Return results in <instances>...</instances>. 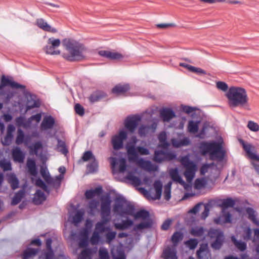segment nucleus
Here are the masks:
<instances>
[{"label":"nucleus","instance_id":"1","mask_svg":"<svg viewBox=\"0 0 259 259\" xmlns=\"http://www.w3.org/2000/svg\"><path fill=\"white\" fill-rule=\"evenodd\" d=\"M63 45L66 52L63 54L62 56L66 60L70 62L78 61L85 58L87 49L83 45L69 38L64 39Z\"/></svg>","mask_w":259,"mask_h":259},{"label":"nucleus","instance_id":"2","mask_svg":"<svg viewBox=\"0 0 259 259\" xmlns=\"http://www.w3.org/2000/svg\"><path fill=\"white\" fill-rule=\"evenodd\" d=\"M197 148L201 155H208L211 160L222 161L224 158L225 151L222 144L214 141H202L197 146Z\"/></svg>","mask_w":259,"mask_h":259},{"label":"nucleus","instance_id":"3","mask_svg":"<svg viewBox=\"0 0 259 259\" xmlns=\"http://www.w3.org/2000/svg\"><path fill=\"white\" fill-rule=\"evenodd\" d=\"M226 96L230 107L240 106L249 110L248 98L246 90L242 88L232 87L229 88Z\"/></svg>","mask_w":259,"mask_h":259},{"label":"nucleus","instance_id":"4","mask_svg":"<svg viewBox=\"0 0 259 259\" xmlns=\"http://www.w3.org/2000/svg\"><path fill=\"white\" fill-rule=\"evenodd\" d=\"M101 220L95 225V231L100 233L110 231L109 227L105 225L111 220V200L109 195L104 196L101 198Z\"/></svg>","mask_w":259,"mask_h":259},{"label":"nucleus","instance_id":"5","mask_svg":"<svg viewBox=\"0 0 259 259\" xmlns=\"http://www.w3.org/2000/svg\"><path fill=\"white\" fill-rule=\"evenodd\" d=\"M133 204L122 196H118L115 199L113 206V211L122 218H126L132 213Z\"/></svg>","mask_w":259,"mask_h":259},{"label":"nucleus","instance_id":"6","mask_svg":"<svg viewBox=\"0 0 259 259\" xmlns=\"http://www.w3.org/2000/svg\"><path fill=\"white\" fill-rule=\"evenodd\" d=\"M181 163L186 168L184 174L187 181H191L195 176L197 169L196 165L193 161L190 160L187 156L183 157L181 158Z\"/></svg>","mask_w":259,"mask_h":259},{"label":"nucleus","instance_id":"7","mask_svg":"<svg viewBox=\"0 0 259 259\" xmlns=\"http://www.w3.org/2000/svg\"><path fill=\"white\" fill-rule=\"evenodd\" d=\"M128 160L130 161H136L138 159V154L142 155H148L150 154L149 150L144 147L138 146L136 148L134 145H127L126 146Z\"/></svg>","mask_w":259,"mask_h":259},{"label":"nucleus","instance_id":"8","mask_svg":"<svg viewBox=\"0 0 259 259\" xmlns=\"http://www.w3.org/2000/svg\"><path fill=\"white\" fill-rule=\"evenodd\" d=\"M127 137V133L123 130L120 131L118 134L112 136L111 143L113 148L115 150L122 149L123 147V141Z\"/></svg>","mask_w":259,"mask_h":259},{"label":"nucleus","instance_id":"9","mask_svg":"<svg viewBox=\"0 0 259 259\" xmlns=\"http://www.w3.org/2000/svg\"><path fill=\"white\" fill-rule=\"evenodd\" d=\"M40 172L41 176L48 184L53 185L54 186H60L61 182L63 179V176L62 175H59L55 178H52L47 168L44 167L40 168Z\"/></svg>","mask_w":259,"mask_h":259},{"label":"nucleus","instance_id":"10","mask_svg":"<svg viewBox=\"0 0 259 259\" xmlns=\"http://www.w3.org/2000/svg\"><path fill=\"white\" fill-rule=\"evenodd\" d=\"M141 120V117L138 115L128 116L124 120V126L130 133L133 134Z\"/></svg>","mask_w":259,"mask_h":259},{"label":"nucleus","instance_id":"11","mask_svg":"<svg viewBox=\"0 0 259 259\" xmlns=\"http://www.w3.org/2000/svg\"><path fill=\"white\" fill-rule=\"evenodd\" d=\"M61 44L60 40L58 38L51 37L48 40V45L45 48L46 53L50 55H59L60 51L55 50V49L58 47Z\"/></svg>","mask_w":259,"mask_h":259},{"label":"nucleus","instance_id":"12","mask_svg":"<svg viewBox=\"0 0 259 259\" xmlns=\"http://www.w3.org/2000/svg\"><path fill=\"white\" fill-rule=\"evenodd\" d=\"M10 86L11 88L14 89H20L22 90L25 89V86L19 84V83L14 81L13 79H10L9 78L6 77L5 75H2L1 77L0 90L3 89L4 88Z\"/></svg>","mask_w":259,"mask_h":259},{"label":"nucleus","instance_id":"13","mask_svg":"<svg viewBox=\"0 0 259 259\" xmlns=\"http://www.w3.org/2000/svg\"><path fill=\"white\" fill-rule=\"evenodd\" d=\"M240 143L249 159L259 161V155L255 153L254 146L249 143H246L243 140L240 141Z\"/></svg>","mask_w":259,"mask_h":259},{"label":"nucleus","instance_id":"14","mask_svg":"<svg viewBox=\"0 0 259 259\" xmlns=\"http://www.w3.org/2000/svg\"><path fill=\"white\" fill-rule=\"evenodd\" d=\"M110 161L112 169L114 172L116 164H117V159L116 157H111L110 158ZM119 163L118 171L120 173H123L126 168V160L124 158H121L118 160Z\"/></svg>","mask_w":259,"mask_h":259},{"label":"nucleus","instance_id":"15","mask_svg":"<svg viewBox=\"0 0 259 259\" xmlns=\"http://www.w3.org/2000/svg\"><path fill=\"white\" fill-rule=\"evenodd\" d=\"M157 124L155 122L150 125H142L139 128L138 134L141 137H145L154 133Z\"/></svg>","mask_w":259,"mask_h":259},{"label":"nucleus","instance_id":"16","mask_svg":"<svg viewBox=\"0 0 259 259\" xmlns=\"http://www.w3.org/2000/svg\"><path fill=\"white\" fill-rule=\"evenodd\" d=\"M196 254L198 259H210L211 258V253L207 244H201L197 251Z\"/></svg>","mask_w":259,"mask_h":259},{"label":"nucleus","instance_id":"17","mask_svg":"<svg viewBox=\"0 0 259 259\" xmlns=\"http://www.w3.org/2000/svg\"><path fill=\"white\" fill-rule=\"evenodd\" d=\"M26 110L28 111L32 108L38 107L39 106L40 103L35 95L28 94L26 95Z\"/></svg>","mask_w":259,"mask_h":259},{"label":"nucleus","instance_id":"18","mask_svg":"<svg viewBox=\"0 0 259 259\" xmlns=\"http://www.w3.org/2000/svg\"><path fill=\"white\" fill-rule=\"evenodd\" d=\"M12 156L14 162L22 163L25 159V153L19 147H16L12 151Z\"/></svg>","mask_w":259,"mask_h":259},{"label":"nucleus","instance_id":"19","mask_svg":"<svg viewBox=\"0 0 259 259\" xmlns=\"http://www.w3.org/2000/svg\"><path fill=\"white\" fill-rule=\"evenodd\" d=\"M55 123V118L51 115L45 116L41 123L40 127L42 130H47L53 127Z\"/></svg>","mask_w":259,"mask_h":259},{"label":"nucleus","instance_id":"20","mask_svg":"<svg viewBox=\"0 0 259 259\" xmlns=\"http://www.w3.org/2000/svg\"><path fill=\"white\" fill-rule=\"evenodd\" d=\"M100 56L111 60H119L123 58L122 55L117 52L107 50H101L98 52Z\"/></svg>","mask_w":259,"mask_h":259},{"label":"nucleus","instance_id":"21","mask_svg":"<svg viewBox=\"0 0 259 259\" xmlns=\"http://www.w3.org/2000/svg\"><path fill=\"white\" fill-rule=\"evenodd\" d=\"M169 174L171 179L173 181L177 183L180 184L183 187H185L186 183L182 179V177L179 174V170L177 168H171L169 170Z\"/></svg>","mask_w":259,"mask_h":259},{"label":"nucleus","instance_id":"22","mask_svg":"<svg viewBox=\"0 0 259 259\" xmlns=\"http://www.w3.org/2000/svg\"><path fill=\"white\" fill-rule=\"evenodd\" d=\"M37 26L42 30L50 32L52 33H56L57 30L56 28H53L42 18L37 19L36 21Z\"/></svg>","mask_w":259,"mask_h":259},{"label":"nucleus","instance_id":"23","mask_svg":"<svg viewBox=\"0 0 259 259\" xmlns=\"http://www.w3.org/2000/svg\"><path fill=\"white\" fill-rule=\"evenodd\" d=\"M161 256L164 259H178L176 248L170 246L163 250Z\"/></svg>","mask_w":259,"mask_h":259},{"label":"nucleus","instance_id":"24","mask_svg":"<svg viewBox=\"0 0 259 259\" xmlns=\"http://www.w3.org/2000/svg\"><path fill=\"white\" fill-rule=\"evenodd\" d=\"M160 115L164 121L168 122L175 117V113L170 108H163L160 111Z\"/></svg>","mask_w":259,"mask_h":259},{"label":"nucleus","instance_id":"25","mask_svg":"<svg viewBox=\"0 0 259 259\" xmlns=\"http://www.w3.org/2000/svg\"><path fill=\"white\" fill-rule=\"evenodd\" d=\"M132 209L133 210H132V213L129 214L128 215L133 217L135 220H138L139 219L145 220L149 217V212L145 210H140L137 212H136L135 207L134 205L132 206Z\"/></svg>","mask_w":259,"mask_h":259},{"label":"nucleus","instance_id":"26","mask_svg":"<svg viewBox=\"0 0 259 259\" xmlns=\"http://www.w3.org/2000/svg\"><path fill=\"white\" fill-rule=\"evenodd\" d=\"M138 163L141 167L148 171H154L157 170V166L153 164L150 161H146L141 158L138 160Z\"/></svg>","mask_w":259,"mask_h":259},{"label":"nucleus","instance_id":"27","mask_svg":"<svg viewBox=\"0 0 259 259\" xmlns=\"http://www.w3.org/2000/svg\"><path fill=\"white\" fill-rule=\"evenodd\" d=\"M134 225V222L132 220L126 219L122 220L121 223H115L114 226L115 229L119 230H124Z\"/></svg>","mask_w":259,"mask_h":259},{"label":"nucleus","instance_id":"28","mask_svg":"<svg viewBox=\"0 0 259 259\" xmlns=\"http://www.w3.org/2000/svg\"><path fill=\"white\" fill-rule=\"evenodd\" d=\"M171 142L172 146L176 148H179L184 146H188L190 144V141L187 137H185L181 140L173 138L171 140Z\"/></svg>","mask_w":259,"mask_h":259},{"label":"nucleus","instance_id":"29","mask_svg":"<svg viewBox=\"0 0 259 259\" xmlns=\"http://www.w3.org/2000/svg\"><path fill=\"white\" fill-rule=\"evenodd\" d=\"M7 178L8 182L10 184L12 190H14L19 187V180L14 174H8Z\"/></svg>","mask_w":259,"mask_h":259},{"label":"nucleus","instance_id":"30","mask_svg":"<svg viewBox=\"0 0 259 259\" xmlns=\"http://www.w3.org/2000/svg\"><path fill=\"white\" fill-rule=\"evenodd\" d=\"M154 188L155 191V194L152 197L153 200H158L161 198L162 184L159 180H156L154 182L153 184Z\"/></svg>","mask_w":259,"mask_h":259},{"label":"nucleus","instance_id":"31","mask_svg":"<svg viewBox=\"0 0 259 259\" xmlns=\"http://www.w3.org/2000/svg\"><path fill=\"white\" fill-rule=\"evenodd\" d=\"M46 199L45 193L41 190H37L34 195L33 202L35 204L39 205L41 204Z\"/></svg>","mask_w":259,"mask_h":259},{"label":"nucleus","instance_id":"32","mask_svg":"<svg viewBox=\"0 0 259 259\" xmlns=\"http://www.w3.org/2000/svg\"><path fill=\"white\" fill-rule=\"evenodd\" d=\"M206 230L202 227L196 226L193 227L190 231V233L193 236L201 237H203V239H205L206 237L204 236Z\"/></svg>","mask_w":259,"mask_h":259},{"label":"nucleus","instance_id":"33","mask_svg":"<svg viewBox=\"0 0 259 259\" xmlns=\"http://www.w3.org/2000/svg\"><path fill=\"white\" fill-rule=\"evenodd\" d=\"M26 166L28 172L32 176H35L37 174V168L34 160L29 158L27 160Z\"/></svg>","mask_w":259,"mask_h":259},{"label":"nucleus","instance_id":"34","mask_svg":"<svg viewBox=\"0 0 259 259\" xmlns=\"http://www.w3.org/2000/svg\"><path fill=\"white\" fill-rule=\"evenodd\" d=\"M158 139L159 141L158 147L166 149L169 146V144L166 141L167 135L165 132L160 133Z\"/></svg>","mask_w":259,"mask_h":259},{"label":"nucleus","instance_id":"35","mask_svg":"<svg viewBox=\"0 0 259 259\" xmlns=\"http://www.w3.org/2000/svg\"><path fill=\"white\" fill-rule=\"evenodd\" d=\"M246 212L248 215V219L251 221L253 224L259 226V220L256 219V211L251 207H247L246 209Z\"/></svg>","mask_w":259,"mask_h":259},{"label":"nucleus","instance_id":"36","mask_svg":"<svg viewBox=\"0 0 259 259\" xmlns=\"http://www.w3.org/2000/svg\"><path fill=\"white\" fill-rule=\"evenodd\" d=\"M214 222L217 224H221L223 223L231 222V214L228 212L223 214L222 216L215 218L214 220Z\"/></svg>","mask_w":259,"mask_h":259},{"label":"nucleus","instance_id":"37","mask_svg":"<svg viewBox=\"0 0 259 259\" xmlns=\"http://www.w3.org/2000/svg\"><path fill=\"white\" fill-rule=\"evenodd\" d=\"M28 141V138L25 136L23 131L20 128L18 129L15 141L16 144L18 145L23 143L26 144Z\"/></svg>","mask_w":259,"mask_h":259},{"label":"nucleus","instance_id":"38","mask_svg":"<svg viewBox=\"0 0 259 259\" xmlns=\"http://www.w3.org/2000/svg\"><path fill=\"white\" fill-rule=\"evenodd\" d=\"M37 252V249L28 248L23 251L22 259H33Z\"/></svg>","mask_w":259,"mask_h":259},{"label":"nucleus","instance_id":"39","mask_svg":"<svg viewBox=\"0 0 259 259\" xmlns=\"http://www.w3.org/2000/svg\"><path fill=\"white\" fill-rule=\"evenodd\" d=\"M102 192V188L98 187L95 189L88 190L85 192L84 195L87 199H92L95 196L96 194H100Z\"/></svg>","mask_w":259,"mask_h":259},{"label":"nucleus","instance_id":"40","mask_svg":"<svg viewBox=\"0 0 259 259\" xmlns=\"http://www.w3.org/2000/svg\"><path fill=\"white\" fill-rule=\"evenodd\" d=\"M129 89L130 87L127 84L124 85L118 84L112 89V92L114 94L119 95L126 92Z\"/></svg>","mask_w":259,"mask_h":259},{"label":"nucleus","instance_id":"41","mask_svg":"<svg viewBox=\"0 0 259 259\" xmlns=\"http://www.w3.org/2000/svg\"><path fill=\"white\" fill-rule=\"evenodd\" d=\"M231 239L235 246L239 250L241 251H243L246 250L247 248V245L245 242L237 240L234 235L231 236Z\"/></svg>","mask_w":259,"mask_h":259},{"label":"nucleus","instance_id":"42","mask_svg":"<svg viewBox=\"0 0 259 259\" xmlns=\"http://www.w3.org/2000/svg\"><path fill=\"white\" fill-rule=\"evenodd\" d=\"M221 201L222 202L219 204V206L222 207L223 209L228 207H232L235 204V201L231 198L224 199L221 200Z\"/></svg>","mask_w":259,"mask_h":259},{"label":"nucleus","instance_id":"43","mask_svg":"<svg viewBox=\"0 0 259 259\" xmlns=\"http://www.w3.org/2000/svg\"><path fill=\"white\" fill-rule=\"evenodd\" d=\"M153 159L157 162H161L166 160V152L162 150L155 151Z\"/></svg>","mask_w":259,"mask_h":259},{"label":"nucleus","instance_id":"44","mask_svg":"<svg viewBox=\"0 0 259 259\" xmlns=\"http://www.w3.org/2000/svg\"><path fill=\"white\" fill-rule=\"evenodd\" d=\"M106 95L105 93L101 91L97 92L93 94L90 97V101L92 103H95L101 100L104 97H106Z\"/></svg>","mask_w":259,"mask_h":259},{"label":"nucleus","instance_id":"45","mask_svg":"<svg viewBox=\"0 0 259 259\" xmlns=\"http://www.w3.org/2000/svg\"><path fill=\"white\" fill-rule=\"evenodd\" d=\"M24 194L25 192L23 190H20L17 192L12 200L11 204L12 205H16L18 204L24 197Z\"/></svg>","mask_w":259,"mask_h":259},{"label":"nucleus","instance_id":"46","mask_svg":"<svg viewBox=\"0 0 259 259\" xmlns=\"http://www.w3.org/2000/svg\"><path fill=\"white\" fill-rule=\"evenodd\" d=\"M207 235L211 238H218L219 237L224 235L223 232L220 229H216L214 228L210 229L208 232Z\"/></svg>","mask_w":259,"mask_h":259},{"label":"nucleus","instance_id":"47","mask_svg":"<svg viewBox=\"0 0 259 259\" xmlns=\"http://www.w3.org/2000/svg\"><path fill=\"white\" fill-rule=\"evenodd\" d=\"M183 238V234L179 231L175 232L172 235L171 238V242L173 245L175 246H177L178 243Z\"/></svg>","mask_w":259,"mask_h":259},{"label":"nucleus","instance_id":"48","mask_svg":"<svg viewBox=\"0 0 259 259\" xmlns=\"http://www.w3.org/2000/svg\"><path fill=\"white\" fill-rule=\"evenodd\" d=\"M199 121L190 120L188 124V131L191 133H196L198 131Z\"/></svg>","mask_w":259,"mask_h":259},{"label":"nucleus","instance_id":"49","mask_svg":"<svg viewBox=\"0 0 259 259\" xmlns=\"http://www.w3.org/2000/svg\"><path fill=\"white\" fill-rule=\"evenodd\" d=\"M98 162L95 159L92 160L91 162L87 165L88 173H94L98 170Z\"/></svg>","mask_w":259,"mask_h":259},{"label":"nucleus","instance_id":"50","mask_svg":"<svg viewBox=\"0 0 259 259\" xmlns=\"http://www.w3.org/2000/svg\"><path fill=\"white\" fill-rule=\"evenodd\" d=\"M0 167L4 171H10L12 169L11 162L5 158L0 160Z\"/></svg>","mask_w":259,"mask_h":259},{"label":"nucleus","instance_id":"51","mask_svg":"<svg viewBox=\"0 0 259 259\" xmlns=\"http://www.w3.org/2000/svg\"><path fill=\"white\" fill-rule=\"evenodd\" d=\"M224 240V235L221 237L219 236V237L215 239L214 241L211 243V246L212 248L216 250L220 249L223 245Z\"/></svg>","mask_w":259,"mask_h":259},{"label":"nucleus","instance_id":"52","mask_svg":"<svg viewBox=\"0 0 259 259\" xmlns=\"http://www.w3.org/2000/svg\"><path fill=\"white\" fill-rule=\"evenodd\" d=\"M207 184L206 180L204 178L197 179L194 182V188L200 190L205 187Z\"/></svg>","mask_w":259,"mask_h":259},{"label":"nucleus","instance_id":"53","mask_svg":"<svg viewBox=\"0 0 259 259\" xmlns=\"http://www.w3.org/2000/svg\"><path fill=\"white\" fill-rule=\"evenodd\" d=\"M172 183L169 182L164 187V198L166 200H169L171 198V187Z\"/></svg>","mask_w":259,"mask_h":259},{"label":"nucleus","instance_id":"54","mask_svg":"<svg viewBox=\"0 0 259 259\" xmlns=\"http://www.w3.org/2000/svg\"><path fill=\"white\" fill-rule=\"evenodd\" d=\"M92 255V250L86 248L83 250L78 255V259H90Z\"/></svg>","mask_w":259,"mask_h":259},{"label":"nucleus","instance_id":"55","mask_svg":"<svg viewBox=\"0 0 259 259\" xmlns=\"http://www.w3.org/2000/svg\"><path fill=\"white\" fill-rule=\"evenodd\" d=\"M152 226V223L150 221L142 222L136 225L134 228L135 231L142 230L146 228H149Z\"/></svg>","mask_w":259,"mask_h":259},{"label":"nucleus","instance_id":"56","mask_svg":"<svg viewBox=\"0 0 259 259\" xmlns=\"http://www.w3.org/2000/svg\"><path fill=\"white\" fill-rule=\"evenodd\" d=\"M84 214L83 211L78 210L75 215L73 217L72 221L75 225H77L82 220Z\"/></svg>","mask_w":259,"mask_h":259},{"label":"nucleus","instance_id":"57","mask_svg":"<svg viewBox=\"0 0 259 259\" xmlns=\"http://www.w3.org/2000/svg\"><path fill=\"white\" fill-rule=\"evenodd\" d=\"M57 149L63 154H66L68 152L65 143L60 140H58Z\"/></svg>","mask_w":259,"mask_h":259},{"label":"nucleus","instance_id":"58","mask_svg":"<svg viewBox=\"0 0 259 259\" xmlns=\"http://www.w3.org/2000/svg\"><path fill=\"white\" fill-rule=\"evenodd\" d=\"M112 255L113 259H126L124 252L120 250H117L116 252L112 251Z\"/></svg>","mask_w":259,"mask_h":259},{"label":"nucleus","instance_id":"59","mask_svg":"<svg viewBox=\"0 0 259 259\" xmlns=\"http://www.w3.org/2000/svg\"><path fill=\"white\" fill-rule=\"evenodd\" d=\"M247 127L250 131L253 132H257L259 131V125L256 122L253 121H248Z\"/></svg>","mask_w":259,"mask_h":259},{"label":"nucleus","instance_id":"60","mask_svg":"<svg viewBox=\"0 0 259 259\" xmlns=\"http://www.w3.org/2000/svg\"><path fill=\"white\" fill-rule=\"evenodd\" d=\"M95 159L96 158L95 156L91 151H87L84 152L82 156V159L84 161H88L90 159L93 160Z\"/></svg>","mask_w":259,"mask_h":259},{"label":"nucleus","instance_id":"61","mask_svg":"<svg viewBox=\"0 0 259 259\" xmlns=\"http://www.w3.org/2000/svg\"><path fill=\"white\" fill-rule=\"evenodd\" d=\"M198 243L196 239L192 238L187 240L185 244L190 249H194L196 247Z\"/></svg>","mask_w":259,"mask_h":259},{"label":"nucleus","instance_id":"62","mask_svg":"<svg viewBox=\"0 0 259 259\" xmlns=\"http://www.w3.org/2000/svg\"><path fill=\"white\" fill-rule=\"evenodd\" d=\"M116 232L115 231H109L105 234L106 242L110 243L116 237Z\"/></svg>","mask_w":259,"mask_h":259},{"label":"nucleus","instance_id":"63","mask_svg":"<svg viewBox=\"0 0 259 259\" xmlns=\"http://www.w3.org/2000/svg\"><path fill=\"white\" fill-rule=\"evenodd\" d=\"M126 178L136 186H139L141 184L140 179L138 177L134 176L132 174H129L127 176Z\"/></svg>","mask_w":259,"mask_h":259},{"label":"nucleus","instance_id":"64","mask_svg":"<svg viewBox=\"0 0 259 259\" xmlns=\"http://www.w3.org/2000/svg\"><path fill=\"white\" fill-rule=\"evenodd\" d=\"M100 233L96 231H95L93 232L92 236L90 239V241L93 245L97 244L99 242V240H100L99 234Z\"/></svg>","mask_w":259,"mask_h":259}]
</instances>
